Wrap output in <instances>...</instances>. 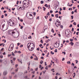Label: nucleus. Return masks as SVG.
<instances>
[{
    "label": "nucleus",
    "instance_id": "obj_1",
    "mask_svg": "<svg viewBox=\"0 0 79 79\" xmlns=\"http://www.w3.org/2000/svg\"><path fill=\"white\" fill-rule=\"evenodd\" d=\"M27 48L29 51L32 52L34 50L35 45L33 43H29L27 44Z\"/></svg>",
    "mask_w": 79,
    "mask_h": 79
},
{
    "label": "nucleus",
    "instance_id": "obj_2",
    "mask_svg": "<svg viewBox=\"0 0 79 79\" xmlns=\"http://www.w3.org/2000/svg\"><path fill=\"white\" fill-rule=\"evenodd\" d=\"M8 33L9 34H10V35L13 36L14 38H17V37H18V36H19V33H18H18H15V31H13L10 30H9Z\"/></svg>",
    "mask_w": 79,
    "mask_h": 79
},
{
    "label": "nucleus",
    "instance_id": "obj_3",
    "mask_svg": "<svg viewBox=\"0 0 79 79\" xmlns=\"http://www.w3.org/2000/svg\"><path fill=\"white\" fill-rule=\"evenodd\" d=\"M27 16V18H28L30 19H33V17L32 16V15L30 14V13L28 12L26 14Z\"/></svg>",
    "mask_w": 79,
    "mask_h": 79
},
{
    "label": "nucleus",
    "instance_id": "obj_4",
    "mask_svg": "<svg viewBox=\"0 0 79 79\" xmlns=\"http://www.w3.org/2000/svg\"><path fill=\"white\" fill-rule=\"evenodd\" d=\"M13 47H14V44H11L10 45V47L8 48V50L10 52L12 51V50H13Z\"/></svg>",
    "mask_w": 79,
    "mask_h": 79
},
{
    "label": "nucleus",
    "instance_id": "obj_5",
    "mask_svg": "<svg viewBox=\"0 0 79 79\" xmlns=\"http://www.w3.org/2000/svg\"><path fill=\"white\" fill-rule=\"evenodd\" d=\"M23 5H29V1H27V0H25L23 2Z\"/></svg>",
    "mask_w": 79,
    "mask_h": 79
},
{
    "label": "nucleus",
    "instance_id": "obj_6",
    "mask_svg": "<svg viewBox=\"0 0 79 79\" xmlns=\"http://www.w3.org/2000/svg\"><path fill=\"white\" fill-rule=\"evenodd\" d=\"M5 24H3L2 26V29L3 30V31H5L7 30V27H5Z\"/></svg>",
    "mask_w": 79,
    "mask_h": 79
},
{
    "label": "nucleus",
    "instance_id": "obj_7",
    "mask_svg": "<svg viewBox=\"0 0 79 79\" xmlns=\"http://www.w3.org/2000/svg\"><path fill=\"white\" fill-rule=\"evenodd\" d=\"M9 23L10 24V26H12L13 25H14L15 23L13 21H10V22H9Z\"/></svg>",
    "mask_w": 79,
    "mask_h": 79
},
{
    "label": "nucleus",
    "instance_id": "obj_8",
    "mask_svg": "<svg viewBox=\"0 0 79 79\" xmlns=\"http://www.w3.org/2000/svg\"><path fill=\"white\" fill-rule=\"evenodd\" d=\"M65 34L67 37H69V35L68 32L65 31Z\"/></svg>",
    "mask_w": 79,
    "mask_h": 79
},
{
    "label": "nucleus",
    "instance_id": "obj_9",
    "mask_svg": "<svg viewBox=\"0 0 79 79\" xmlns=\"http://www.w3.org/2000/svg\"><path fill=\"white\" fill-rule=\"evenodd\" d=\"M7 74H8V72H7V71H4L3 72V74L4 75V76L6 75Z\"/></svg>",
    "mask_w": 79,
    "mask_h": 79
},
{
    "label": "nucleus",
    "instance_id": "obj_10",
    "mask_svg": "<svg viewBox=\"0 0 79 79\" xmlns=\"http://www.w3.org/2000/svg\"><path fill=\"white\" fill-rule=\"evenodd\" d=\"M23 7H24V8H27V7L29 6V5H24V4H23Z\"/></svg>",
    "mask_w": 79,
    "mask_h": 79
},
{
    "label": "nucleus",
    "instance_id": "obj_11",
    "mask_svg": "<svg viewBox=\"0 0 79 79\" xmlns=\"http://www.w3.org/2000/svg\"><path fill=\"white\" fill-rule=\"evenodd\" d=\"M55 24L57 27H58V26H60V25L61 24L60 23V24H57V23H56Z\"/></svg>",
    "mask_w": 79,
    "mask_h": 79
},
{
    "label": "nucleus",
    "instance_id": "obj_12",
    "mask_svg": "<svg viewBox=\"0 0 79 79\" xmlns=\"http://www.w3.org/2000/svg\"><path fill=\"white\" fill-rule=\"evenodd\" d=\"M35 57H36V58H35L34 60H37V61L38 60V58H37V56H36V55H35Z\"/></svg>",
    "mask_w": 79,
    "mask_h": 79
},
{
    "label": "nucleus",
    "instance_id": "obj_13",
    "mask_svg": "<svg viewBox=\"0 0 79 79\" xmlns=\"http://www.w3.org/2000/svg\"><path fill=\"white\" fill-rule=\"evenodd\" d=\"M19 76H22V75H23V73L19 72Z\"/></svg>",
    "mask_w": 79,
    "mask_h": 79
},
{
    "label": "nucleus",
    "instance_id": "obj_14",
    "mask_svg": "<svg viewBox=\"0 0 79 79\" xmlns=\"http://www.w3.org/2000/svg\"><path fill=\"white\" fill-rule=\"evenodd\" d=\"M53 60L54 61H56V62H57V60L56 57L54 58V59H53Z\"/></svg>",
    "mask_w": 79,
    "mask_h": 79
},
{
    "label": "nucleus",
    "instance_id": "obj_15",
    "mask_svg": "<svg viewBox=\"0 0 79 79\" xmlns=\"http://www.w3.org/2000/svg\"><path fill=\"white\" fill-rule=\"evenodd\" d=\"M22 7H19V6L17 8V9L18 10H19L20 9H21V8Z\"/></svg>",
    "mask_w": 79,
    "mask_h": 79
},
{
    "label": "nucleus",
    "instance_id": "obj_16",
    "mask_svg": "<svg viewBox=\"0 0 79 79\" xmlns=\"http://www.w3.org/2000/svg\"><path fill=\"white\" fill-rule=\"evenodd\" d=\"M68 73H69V74L71 73V71H70V69H69L68 70Z\"/></svg>",
    "mask_w": 79,
    "mask_h": 79
},
{
    "label": "nucleus",
    "instance_id": "obj_17",
    "mask_svg": "<svg viewBox=\"0 0 79 79\" xmlns=\"http://www.w3.org/2000/svg\"><path fill=\"white\" fill-rule=\"evenodd\" d=\"M70 44H71V45H72V46H73V45H74V43L72 42V43H70Z\"/></svg>",
    "mask_w": 79,
    "mask_h": 79
},
{
    "label": "nucleus",
    "instance_id": "obj_18",
    "mask_svg": "<svg viewBox=\"0 0 79 79\" xmlns=\"http://www.w3.org/2000/svg\"><path fill=\"white\" fill-rule=\"evenodd\" d=\"M71 19H73L74 18V16L73 15H72L71 16Z\"/></svg>",
    "mask_w": 79,
    "mask_h": 79
},
{
    "label": "nucleus",
    "instance_id": "obj_19",
    "mask_svg": "<svg viewBox=\"0 0 79 79\" xmlns=\"http://www.w3.org/2000/svg\"><path fill=\"white\" fill-rule=\"evenodd\" d=\"M45 6H46V7H48V5H47V4H45L44 5Z\"/></svg>",
    "mask_w": 79,
    "mask_h": 79
},
{
    "label": "nucleus",
    "instance_id": "obj_20",
    "mask_svg": "<svg viewBox=\"0 0 79 79\" xmlns=\"http://www.w3.org/2000/svg\"><path fill=\"white\" fill-rule=\"evenodd\" d=\"M18 68H17L16 69H15V72H18Z\"/></svg>",
    "mask_w": 79,
    "mask_h": 79
},
{
    "label": "nucleus",
    "instance_id": "obj_21",
    "mask_svg": "<svg viewBox=\"0 0 79 79\" xmlns=\"http://www.w3.org/2000/svg\"><path fill=\"white\" fill-rule=\"evenodd\" d=\"M40 64H42V63H44V61H42V60H41V61L40 62Z\"/></svg>",
    "mask_w": 79,
    "mask_h": 79
},
{
    "label": "nucleus",
    "instance_id": "obj_22",
    "mask_svg": "<svg viewBox=\"0 0 79 79\" xmlns=\"http://www.w3.org/2000/svg\"><path fill=\"white\" fill-rule=\"evenodd\" d=\"M43 8H44V9H43L44 11H45V10H46V8H45V7L44 6L43 7Z\"/></svg>",
    "mask_w": 79,
    "mask_h": 79
},
{
    "label": "nucleus",
    "instance_id": "obj_23",
    "mask_svg": "<svg viewBox=\"0 0 79 79\" xmlns=\"http://www.w3.org/2000/svg\"><path fill=\"white\" fill-rule=\"evenodd\" d=\"M51 53L52 55L54 54V52H53L52 51L51 52Z\"/></svg>",
    "mask_w": 79,
    "mask_h": 79
},
{
    "label": "nucleus",
    "instance_id": "obj_24",
    "mask_svg": "<svg viewBox=\"0 0 79 79\" xmlns=\"http://www.w3.org/2000/svg\"><path fill=\"white\" fill-rule=\"evenodd\" d=\"M28 72L27 70H25L24 72V74H26V73H27Z\"/></svg>",
    "mask_w": 79,
    "mask_h": 79
},
{
    "label": "nucleus",
    "instance_id": "obj_25",
    "mask_svg": "<svg viewBox=\"0 0 79 79\" xmlns=\"http://www.w3.org/2000/svg\"><path fill=\"white\" fill-rule=\"evenodd\" d=\"M40 3L41 4H43V3H44V1H41L40 2Z\"/></svg>",
    "mask_w": 79,
    "mask_h": 79
},
{
    "label": "nucleus",
    "instance_id": "obj_26",
    "mask_svg": "<svg viewBox=\"0 0 79 79\" xmlns=\"http://www.w3.org/2000/svg\"><path fill=\"white\" fill-rule=\"evenodd\" d=\"M40 50V48H36V50H38V51H39V50Z\"/></svg>",
    "mask_w": 79,
    "mask_h": 79
},
{
    "label": "nucleus",
    "instance_id": "obj_27",
    "mask_svg": "<svg viewBox=\"0 0 79 79\" xmlns=\"http://www.w3.org/2000/svg\"><path fill=\"white\" fill-rule=\"evenodd\" d=\"M40 42H41V44H43V43H44V42H43V40H41Z\"/></svg>",
    "mask_w": 79,
    "mask_h": 79
},
{
    "label": "nucleus",
    "instance_id": "obj_28",
    "mask_svg": "<svg viewBox=\"0 0 79 79\" xmlns=\"http://www.w3.org/2000/svg\"><path fill=\"white\" fill-rule=\"evenodd\" d=\"M45 69H47V70H48V67L46 66V67L45 68Z\"/></svg>",
    "mask_w": 79,
    "mask_h": 79
},
{
    "label": "nucleus",
    "instance_id": "obj_29",
    "mask_svg": "<svg viewBox=\"0 0 79 79\" xmlns=\"http://www.w3.org/2000/svg\"><path fill=\"white\" fill-rule=\"evenodd\" d=\"M73 74H74V76H73V77H74V76H76V73H74Z\"/></svg>",
    "mask_w": 79,
    "mask_h": 79
},
{
    "label": "nucleus",
    "instance_id": "obj_30",
    "mask_svg": "<svg viewBox=\"0 0 79 79\" xmlns=\"http://www.w3.org/2000/svg\"><path fill=\"white\" fill-rule=\"evenodd\" d=\"M72 32H74V28L72 27Z\"/></svg>",
    "mask_w": 79,
    "mask_h": 79
},
{
    "label": "nucleus",
    "instance_id": "obj_31",
    "mask_svg": "<svg viewBox=\"0 0 79 79\" xmlns=\"http://www.w3.org/2000/svg\"><path fill=\"white\" fill-rule=\"evenodd\" d=\"M12 56H15V54L14 53H13V52H12Z\"/></svg>",
    "mask_w": 79,
    "mask_h": 79
},
{
    "label": "nucleus",
    "instance_id": "obj_32",
    "mask_svg": "<svg viewBox=\"0 0 79 79\" xmlns=\"http://www.w3.org/2000/svg\"><path fill=\"white\" fill-rule=\"evenodd\" d=\"M39 46L40 47H41L42 46V44H40L39 45Z\"/></svg>",
    "mask_w": 79,
    "mask_h": 79
},
{
    "label": "nucleus",
    "instance_id": "obj_33",
    "mask_svg": "<svg viewBox=\"0 0 79 79\" xmlns=\"http://www.w3.org/2000/svg\"><path fill=\"white\" fill-rule=\"evenodd\" d=\"M47 15L50 16V13L48 12V13L47 14Z\"/></svg>",
    "mask_w": 79,
    "mask_h": 79
},
{
    "label": "nucleus",
    "instance_id": "obj_34",
    "mask_svg": "<svg viewBox=\"0 0 79 79\" xmlns=\"http://www.w3.org/2000/svg\"><path fill=\"white\" fill-rule=\"evenodd\" d=\"M70 40L71 42H73V39H70Z\"/></svg>",
    "mask_w": 79,
    "mask_h": 79
},
{
    "label": "nucleus",
    "instance_id": "obj_35",
    "mask_svg": "<svg viewBox=\"0 0 79 79\" xmlns=\"http://www.w3.org/2000/svg\"><path fill=\"white\" fill-rule=\"evenodd\" d=\"M74 13H77V9H76L74 11Z\"/></svg>",
    "mask_w": 79,
    "mask_h": 79
},
{
    "label": "nucleus",
    "instance_id": "obj_36",
    "mask_svg": "<svg viewBox=\"0 0 79 79\" xmlns=\"http://www.w3.org/2000/svg\"><path fill=\"white\" fill-rule=\"evenodd\" d=\"M67 63H68V64H71V62L69 61V62H67Z\"/></svg>",
    "mask_w": 79,
    "mask_h": 79
},
{
    "label": "nucleus",
    "instance_id": "obj_37",
    "mask_svg": "<svg viewBox=\"0 0 79 79\" xmlns=\"http://www.w3.org/2000/svg\"><path fill=\"white\" fill-rule=\"evenodd\" d=\"M3 79H7V77H4L3 78Z\"/></svg>",
    "mask_w": 79,
    "mask_h": 79
},
{
    "label": "nucleus",
    "instance_id": "obj_38",
    "mask_svg": "<svg viewBox=\"0 0 79 79\" xmlns=\"http://www.w3.org/2000/svg\"><path fill=\"white\" fill-rule=\"evenodd\" d=\"M73 24L75 25L76 26V23L74 22Z\"/></svg>",
    "mask_w": 79,
    "mask_h": 79
},
{
    "label": "nucleus",
    "instance_id": "obj_39",
    "mask_svg": "<svg viewBox=\"0 0 79 79\" xmlns=\"http://www.w3.org/2000/svg\"><path fill=\"white\" fill-rule=\"evenodd\" d=\"M15 74V72H13L11 73V74Z\"/></svg>",
    "mask_w": 79,
    "mask_h": 79
},
{
    "label": "nucleus",
    "instance_id": "obj_40",
    "mask_svg": "<svg viewBox=\"0 0 79 79\" xmlns=\"http://www.w3.org/2000/svg\"><path fill=\"white\" fill-rule=\"evenodd\" d=\"M35 71H37L38 70V67H37L35 69Z\"/></svg>",
    "mask_w": 79,
    "mask_h": 79
},
{
    "label": "nucleus",
    "instance_id": "obj_41",
    "mask_svg": "<svg viewBox=\"0 0 79 79\" xmlns=\"http://www.w3.org/2000/svg\"><path fill=\"white\" fill-rule=\"evenodd\" d=\"M74 63H72V64H71V65H72V66H74Z\"/></svg>",
    "mask_w": 79,
    "mask_h": 79
},
{
    "label": "nucleus",
    "instance_id": "obj_42",
    "mask_svg": "<svg viewBox=\"0 0 79 79\" xmlns=\"http://www.w3.org/2000/svg\"><path fill=\"white\" fill-rule=\"evenodd\" d=\"M4 17V15H2L1 16V18H3Z\"/></svg>",
    "mask_w": 79,
    "mask_h": 79
},
{
    "label": "nucleus",
    "instance_id": "obj_43",
    "mask_svg": "<svg viewBox=\"0 0 79 79\" xmlns=\"http://www.w3.org/2000/svg\"><path fill=\"white\" fill-rule=\"evenodd\" d=\"M69 27H73V25L71 24L70 26H69Z\"/></svg>",
    "mask_w": 79,
    "mask_h": 79
},
{
    "label": "nucleus",
    "instance_id": "obj_44",
    "mask_svg": "<svg viewBox=\"0 0 79 79\" xmlns=\"http://www.w3.org/2000/svg\"><path fill=\"white\" fill-rule=\"evenodd\" d=\"M52 13H53V11L52 10H51L50 11V13L52 14Z\"/></svg>",
    "mask_w": 79,
    "mask_h": 79
},
{
    "label": "nucleus",
    "instance_id": "obj_45",
    "mask_svg": "<svg viewBox=\"0 0 79 79\" xmlns=\"http://www.w3.org/2000/svg\"><path fill=\"white\" fill-rule=\"evenodd\" d=\"M79 32H76V35H79V34H79Z\"/></svg>",
    "mask_w": 79,
    "mask_h": 79
},
{
    "label": "nucleus",
    "instance_id": "obj_46",
    "mask_svg": "<svg viewBox=\"0 0 79 79\" xmlns=\"http://www.w3.org/2000/svg\"><path fill=\"white\" fill-rule=\"evenodd\" d=\"M23 47V45L22 44L20 46V47L21 48L22 47Z\"/></svg>",
    "mask_w": 79,
    "mask_h": 79
},
{
    "label": "nucleus",
    "instance_id": "obj_47",
    "mask_svg": "<svg viewBox=\"0 0 79 79\" xmlns=\"http://www.w3.org/2000/svg\"><path fill=\"white\" fill-rule=\"evenodd\" d=\"M13 60H14V61H15V60H16V58L14 57L13 58Z\"/></svg>",
    "mask_w": 79,
    "mask_h": 79
},
{
    "label": "nucleus",
    "instance_id": "obj_48",
    "mask_svg": "<svg viewBox=\"0 0 79 79\" xmlns=\"http://www.w3.org/2000/svg\"><path fill=\"white\" fill-rule=\"evenodd\" d=\"M25 79H27V76H26L25 77Z\"/></svg>",
    "mask_w": 79,
    "mask_h": 79
},
{
    "label": "nucleus",
    "instance_id": "obj_49",
    "mask_svg": "<svg viewBox=\"0 0 79 79\" xmlns=\"http://www.w3.org/2000/svg\"><path fill=\"white\" fill-rule=\"evenodd\" d=\"M49 21H52V19H49Z\"/></svg>",
    "mask_w": 79,
    "mask_h": 79
},
{
    "label": "nucleus",
    "instance_id": "obj_50",
    "mask_svg": "<svg viewBox=\"0 0 79 79\" xmlns=\"http://www.w3.org/2000/svg\"><path fill=\"white\" fill-rule=\"evenodd\" d=\"M62 53H64V55H65V54H66V53L65 52H62Z\"/></svg>",
    "mask_w": 79,
    "mask_h": 79
},
{
    "label": "nucleus",
    "instance_id": "obj_51",
    "mask_svg": "<svg viewBox=\"0 0 79 79\" xmlns=\"http://www.w3.org/2000/svg\"><path fill=\"white\" fill-rule=\"evenodd\" d=\"M9 78L10 79H11V78H12V76H9Z\"/></svg>",
    "mask_w": 79,
    "mask_h": 79
},
{
    "label": "nucleus",
    "instance_id": "obj_52",
    "mask_svg": "<svg viewBox=\"0 0 79 79\" xmlns=\"http://www.w3.org/2000/svg\"><path fill=\"white\" fill-rule=\"evenodd\" d=\"M59 15H61V11H59Z\"/></svg>",
    "mask_w": 79,
    "mask_h": 79
},
{
    "label": "nucleus",
    "instance_id": "obj_53",
    "mask_svg": "<svg viewBox=\"0 0 79 79\" xmlns=\"http://www.w3.org/2000/svg\"><path fill=\"white\" fill-rule=\"evenodd\" d=\"M60 27L61 29H62V28L63 27V25H61V26H60Z\"/></svg>",
    "mask_w": 79,
    "mask_h": 79
},
{
    "label": "nucleus",
    "instance_id": "obj_54",
    "mask_svg": "<svg viewBox=\"0 0 79 79\" xmlns=\"http://www.w3.org/2000/svg\"><path fill=\"white\" fill-rule=\"evenodd\" d=\"M64 60H65V59H64V58L63 57L62 58V61H64Z\"/></svg>",
    "mask_w": 79,
    "mask_h": 79
},
{
    "label": "nucleus",
    "instance_id": "obj_55",
    "mask_svg": "<svg viewBox=\"0 0 79 79\" xmlns=\"http://www.w3.org/2000/svg\"><path fill=\"white\" fill-rule=\"evenodd\" d=\"M23 26H21L20 27V29H23Z\"/></svg>",
    "mask_w": 79,
    "mask_h": 79
},
{
    "label": "nucleus",
    "instance_id": "obj_56",
    "mask_svg": "<svg viewBox=\"0 0 79 79\" xmlns=\"http://www.w3.org/2000/svg\"><path fill=\"white\" fill-rule=\"evenodd\" d=\"M2 61H3L2 60H0V63H2Z\"/></svg>",
    "mask_w": 79,
    "mask_h": 79
},
{
    "label": "nucleus",
    "instance_id": "obj_57",
    "mask_svg": "<svg viewBox=\"0 0 79 79\" xmlns=\"http://www.w3.org/2000/svg\"><path fill=\"white\" fill-rule=\"evenodd\" d=\"M35 77V75H33L32 77L33 78V77Z\"/></svg>",
    "mask_w": 79,
    "mask_h": 79
},
{
    "label": "nucleus",
    "instance_id": "obj_58",
    "mask_svg": "<svg viewBox=\"0 0 79 79\" xmlns=\"http://www.w3.org/2000/svg\"><path fill=\"white\" fill-rule=\"evenodd\" d=\"M40 58H41V59H42V60H44V57L42 56V57H41Z\"/></svg>",
    "mask_w": 79,
    "mask_h": 79
},
{
    "label": "nucleus",
    "instance_id": "obj_59",
    "mask_svg": "<svg viewBox=\"0 0 79 79\" xmlns=\"http://www.w3.org/2000/svg\"><path fill=\"white\" fill-rule=\"evenodd\" d=\"M22 8V9H21V10H24V8L22 7V8Z\"/></svg>",
    "mask_w": 79,
    "mask_h": 79
},
{
    "label": "nucleus",
    "instance_id": "obj_60",
    "mask_svg": "<svg viewBox=\"0 0 79 79\" xmlns=\"http://www.w3.org/2000/svg\"><path fill=\"white\" fill-rule=\"evenodd\" d=\"M69 10H72V8H69Z\"/></svg>",
    "mask_w": 79,
    "mask_h": 79
},
{
    "label": "nucleus",
    "instance_id": "obj_61",
    "mask_svg": "<svg viewBox=\"0 0 79 79\" xmlns=\"http://www.w3.org/2000/svg\"><path fill=\"white\" fill-rule=\"evenodd\" d=\"M17 77V75H15L14 76V77Z\"/></svg>",
    "mask_w": 79,
    "mask_h": 79
},
{
    "label": "nucleus",
    "instance_id": "obj_62",
    "mask_svg": "<svg viewBox=\"0 0 79 79\" xmlns=\"http://www.w3.org/2000/svg\"><path fill=\"white\" fill-rule=\"evenodd\" d=\"M0 58H3V56H0Z\"/></svg>",
    "mask_w": 79,
    "mask_h": 79
},
{
    "label": "nucleus",
    "instance_id": "obj_63",
    "mask_svg": "<svg viewBox=\"0 0 79 79\" xmlns=\"http://www.w3.org/2000/svg\"><path fill=\"white\" fill-rule=\"evenodd\" d=\"M55 52H57V49H56L55 50Z\"/></svg>",
    "mask_w": 79,
    "mask_h": 79
},
{
    "label": "nucleus",
    "instance_id": "obj_64",
    "mask_svg": "<svg viewBox=\"0 0 79 79\" xmlns=\"http://www.w3.org/2000/svg\"><path fill=\"white\" fill-rule=\"evenodd\" d=\"M1 10H4V8H3V7H2V8L1 9Z\"/></svg>",
    "mask_w": 79,
    "mask_h": 79
}]
</instances>
